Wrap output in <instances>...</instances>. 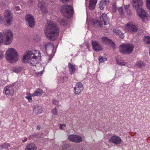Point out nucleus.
I'll return each instance as SVG.
<instances>
[{"label":"nucleus","mask_w":150,"mask_h":150,"mask_svg":"<svg viewBox=\"0 0 150 150\" xmlns=\"http://www.w3.org/2000/svg\"><path fill=\"white\" fill-rule=\"evenodd\" d=\"M45 30L47 38L51 40H54L59 34V30L55 24L52 22H48Z\"/></svg>","instance_id":"nucleus-1"},{"label":"nucleus","mask_w":150,"mask_h":150,"mask_svg":"<svg viewBox=\"0 0 150 150\" xmlns=\"http://www.w3.org/2000/svg\"><path fill=\"white\" fill-rule=\"evenodd\" d=\"M40 56L38 51L28 50L26 52L25 55L23 56L22 61L24 62H28L31 66H35L37 62L36 59Z\"/></svg>","instance_id":"nucleus-2"},{"label":"nucleus","mask_w":150,"mask_h":150,"mask_svg":"<svg viewBox=\"0 0 150 150\" xmlns=\"http://www.w3.org/2000/svg\"><path fill=\"white\" fill-rule=\"evenodd\" d=\"M3 34L0 32V45L4 42L6 45H9L12 42L13 38V34L10 30H5Z\"/></svg>","instance_id":"nucleus-3"},{"label":"nucleus","mask_w":150,"mask_h":150,"mask_svg":"<svg viewBox=\"0 0 150 150\" xmlns=\"http://www.w3.org/2000/svg\"><path fill=\"white\" fill-rule=\"evenodd\" d=\"M6 58L9 62L15 63L18 59L16 51L12 48L9 49L6 53Z\"/></svg>","instance_id":"nucleus-4"},{"label":"nucleus","mask_w":150,"mask_h":150,"mask_svg":"<svg viewBox=\"0 0 150 150\" xmlns=\"http://www.w3.org/2000/svg\"><path fill=\"white\" fill-rule=\"evenodd\" d=\"M134 46L132 44H123L120 46V52L124 54H129L133 50Z\"/></svg>","instance_id":"nucleus-5"},{"label":"nucleus","mask_w":150,"mask_h":150,"mask_svg":"<svg viewBox=\"0 0 150 150\" xmlns=\"http://www.w3.org/2000/svg\"><path fill=\"white\" fill-rule=\"evenodd\" d=\"M3 18V20L5 21L7 23L10 25L13 21V15L11 12L9 10H6L4 13V17Z\"/></svg>","instance_id":"nucleus-6"},{"label":"nucleus","mask_w":150,"mask_h":150,"mask_svg":"<svg viewBox=\"0 0 150 150\" xmlns=\"http://www.w3.org/2000/svg\"><path fill=\"white\" fill-rule=\"evenodd\" d=\"M25 19L27 25L32 28L34 27L35 24L34 22V18L31 15H27L25 16Z\"/></svg>","instance_id":"nucleus-7"},{"label":"nucleus","mask_w":150,"mask_h":150,"mask_svg":"<svg viewBox=\"0 0 150 150\" xmlns=\"http://www.w3.org/2000/svg\"><path fill=\"white\" fill-rule=\"evenodd\" d=\"M62 13H65L66 14L71 15L73 13V9L71 6L69 5H66L64 6L62 8V9H61Z\"/></svg>","instance_id":"nucleus-8"},{"label":"nucleus","mask_w":150,"mask_h":150,"mask_svg":"<svg viewBox=\"0 0 150 150\" xmlns=\"http://www.w3.org/2000/svg\"><path fill=\"white\" fill-rule=\"evenodd\" d=\"M126 29L130 32H136L138 28L137 26L130 23H127L125 26Z\"/></svg>","instance_id":"nucleus-9"},{"label":"nucleus","mask_w":150,"mask_h":150,"mask_svg":"<svg viewBox=\"0 0 150 150\" xmlns=\"http://www.w3.org/2000/svg\"><path fill=\"white\" fill-rule=\"evenodd\" d=\"M143 4L142 0H133V6L137 11L142 8Z\"/></svg>","instance_id":"nucleus-10"},{"label":"nucleus","mask_w":150,"mask_h":150,"mask_svg":"<svg viewBox=\"0 0 150 150\" xmlns=\"http://www.w3.org/2000/svg\"><path fill=\"white\" fill-rule=\"evenodd\" d=\"M83 88L82 84L80 82L77 83L74 88V93L75 94L80 93L83 90Z\"/></svg>","instance_id":"nucleus-11"},{"label":"nucleus","mask_w":150,"mask_h":150,"mask_svg":"<svg viewBox=\"0 0 150 150\" xmlns=\"http://www.w3.org/2000/svg\"><path fill=\"white\" fill-rule=\"evenodd\" d=\"M69 140L76 143H78L82 141L81 137L77 135H70L69 137Z\"/></svg>","instance_id":"nucleus-12"},{"label":"nucleus","mask_w":150,"mask_h":150,"mask_svg":"<svg viewBox=\"0 0 150 150\" xmlns=\"http://www.w3.org/2000/svg\"><path fill=\"white\" fill-rule=\"evenodd\" d=\"M91 44L93 50L96 51H99L102 50L101 46L96 41H92Z\"/></svg>","instance_id":"nucleus-13"},{"label":"nucleus","mask_w":150,"mask_h":150,"mask_svg":"<svg viewBox=\"0 0 150 150\" xmlns=\"http://www.w3.org/2000/svg\"><path fill=\"white\" fill-rule=\"evenodd\" d=\"M13 86L12 85L5 86L4 88V90L5 93L7 95H12L14 93V91L13 88Z\"/></svg>","instance_id":"nucleus-14"},{"label":"nucleus","mask_w":150,"mask_h":150,"mask_svg":"<svg viewBox=\"0 0 150 150\" xmlns=\"http://www.w3.org/2000/svg\"><path fill=\"white\" fill-rule=\"evenodd\" d=\"M38 7L42 13H46L47 12V8L46 6L45 3L43 1H42L39 2Z\"/></svg>","instance_id":"nucleus-15"},{"label":"nucleus","mask_w":150,"mask_h":150,"mask_svg":"<svg viewBox=\"0 0 150 150\" xmlns=\"http://www.w3.org/2000/svg\"><path fill=\"white\" fill-rule=\"evenodd\" d=\"M100 20L103 24L105 25L108 23L110 21V18L107 16L106 14L104 13L100 17Z\"/></svg>","instance_id":"nucleus-16"},{"label":"nucleus","mask_w":150,"mask_h":150,"mask_svg":"<svg viewBox=\"0 0 150 150\" xmlns=\"http://www.w3.org/2000/svg\"><path fill=\"white\" fill-rule=\"evenodd\" d=\"M110 142L116 144H119L121 142V139L118 136H114L109 139Z\"/></svg>","instance_id":"nucleus-17"},{"label":"nucleus","mask_w":150,"mask_h":150,"mask_svg":"<svg viewBox=\"0 0 150 150\" xmlns=\"http://www.w3.org/2000/svg\"><path fill=\"white\" fill-rule=\"evenodd\" d=\"M137 12L139 17L142 19H143L147 17V14L142 8L137 11Z\"/></svg>","instance_id":"nucleus-18"},{"label":"nucleus","mask_w":150,"mask_h":150,"mask_svg":"<svg viewBox=\"0 0 150 150\" xmlns=\"http://www.w3.org/2000/svg\"><path fill=\"white\" fill-rule=\"evenodd\" d=\"M33 112L36 114L41 113L42 111L41 106L36 105L33 107Z\"/></svg>","instance_id":"nucleus-19"},{"label":"nucleus","mask_w":150,"mask_h":150,"mask_svg":"<svg viewBox=\"0 0 150 150\" xmlns=\"http://www.w3.org/2000/svg\"><path fill=\"white\" fill-rule=\"evenodd\" d=\"M45 48L46 52L49 50L52 52L53 49V45L50 42H47L46 43L45 45Z\"/></svg>","instance_id":"nucleus-20"},{"label":"nucleus","mask_w":150,"mask_h":150,"mask_svg":"<svg viewBox=\"0 0 150 150\" xmlns=\"http://www.w3.org/2000/svg\"><path fill=\"white\" fill-rule=\"evenodd\" d=\"M97 0H90L88 8L89 9L92 10L95 8Z\"/></svg>","instance_id":"nucleus-21"},{"label":"nucleus","mask_w":150,"mask_h":150,"mask_svg":"<svg viewBox=\"0 0 150 150\" xmlns=\"http://www.w3.org/2000/svg\"><path fill=\"white\" fill-rule=\"evenodd\" d=\"M43 93L42 90L40 88H38L31 95L32 96H38L41 95Z\"/></svg>","instance_id":"nucleus-22"},{"label":"nucleus","mask_w":150,"mask_h":150,"mask_svg":"<svg viewBox=\"0 0 150 150\" xmlns=\"http://www.w3.org/2000/svg\"><path fill=\"white\" fill-rule=\"evenodd\" d=\"M135 65L137 67L143 68L146 66L144 62L142 61H138L135 64Z\"/></svg>","instance_id":"nucleus-23"},{"label":"nucleus","mask_w":150,"mask_h":150,"mask_svg":"<svg viewBox=\"0 0 150 150\" xmlns=\"http://www.w3.org/2000/svg\"><path fill=\"white\" fill-rule=\"evenodd\" d=\"M36 147L35 144L33 143L29 144L25 148V150H36Z\"/></svg>","instance_id":"nucleus-24"},{"label":"nucleus","mask_w":150,"mask_h":150,"mask_svg":"<svg viewBox=\"0 0 150 150\" xmlns=\"http://www.w3.org/2000/svg\"><path fill=\"white\" fill-rule=\"evenodd\" d=\"M116 62L117 64L123 66H127V63L124 62L122 58H116Z\"/></svg>","instance_id":"nucleus-25"},{"label":"nucleus","mask_w":150,"mask_h":150,"mask_svg":"<svg viewBox=\"0 0 150 150\" xmlns=\"http://www.w3.org/2000/svg\"><path fill=\"white\" fill-rule=\"evenodd\" d=\"M68 66L69 70L70 73L71 74H72L74 73V71H76V69L75 68V66L70 63H69L68 64Z\"/></svg>","instance_id":"nucleus-26"},{"label":"nucleus","mask_w":150,"mask_h":150,"mask_svg":"<svg viewBox=\"0 0 150 150\" xmlns=\"http://www.w3.org/2000/svg\"><path fill=\"white\" fill-rule=\"evenodd\" d=\"M107 2L106 0L101 1L99 4V7L101 10L103 9L105 6Z\"/></svg>","instance_id":"nucleus-27"},{"label":"nucleus","mask_w":150,"mask_h":150,"mask_svg":"<svg viewBox=\"0 0 150 150\" xmlns=\"http://www.w3.org/2000/svg\"><path fill=\"white\" fill-rule=\"evenodd\" d=\"M101 40L104 44L109 43L111 41L109 39L106 37H103L101 38Z\"/></svg>","instance_id":"nucleus-28"},{"label":"nucleus","mask_w":150,"mask_h":150,"mask_svg":"<svg viewBox=\"0 0 150 150\" xmlns=\"http://www.w3.org/2000/svg\"><path fill=\"white\" fill-rule=\"evenodd\" d=\"M114 32V33L116 35H119L120 38L122 39L124 38V36L122 35V33L120 30H115Z\"/></svg>","instance_id":"nucleus-29"},{"label":"nucleus","mask_w":150,"mask_h":150,"mask_svg":"<svg viewBox=\"0 0 150 150\" xmlns=\"http://www.w3.org/2000/svg\"><path fill=\"white\" fill-rule=\"evenodd\" d=\"M22 69L21 67H16L13 69V71L16 73H18L21 72Z\"/></svg>","instance_id":"nucleus-30"},{"label":"nucleus","mask_w":150,"mask_h":150,"mask_svg":"<svg viewBox=\"0 0 150 150\" xmlns=\"http://www.w3.org/2000/svg\"><path fill=\"white\" fill-rule=\"evenodd\" d=\"M9 147H10V144L7 143H5L4 144L0 145V148L2 149L7 148Z\"/></svg>","instance_id":"nucleus-31"},{"label":"nucleus","mask_w":150,"mask_h":150,"mask_svg":"<svg viewBox=\"0 0 150 150\" xmlns=\"http://www.w3.org/2000/svg\"><path fill=\"white\" fill-rule=\"evenodd\" d=\"M107 59V57H103L100 56L99 57V61L100 63H103L106 61Z\"/></svg>","instance_id":"nucleus-32"},{"label":"nucleus","mask_w":150,"mask_h":150,"mask_svg":"<svg viewBox=\"0 0 150 150\" xmlns=\"http://www.w3.org/2000/svg\"><path fill=\"white\" fill-rule=\"evenodd\" d=\"M59 23L61 25L64 26L66 25L67 22L66 20L64 19H60L59 21Z\"/></svg>","instance_id":"nucleus-33"},{"label":"nucleus","mask_w":150,"mask_h":150,"mask_svg":"<svg viewBox=\"0 0 150 150\" xmlns=\"http://www.w3.org/2000/svg\"><path fill=\"white\" fill-rule=\"evenodd\" d=\"M144 39L147 44H150V37L149 36H145Z\"/></svg>","instance_id":"nucleus-34"},{"label":"nucleus","mask_w":150,"mask_h":150,"mask_svg":"<svg viewBox=\"0 0 150 150\" xmlns=\"http://www.w3.org/2000/svg\"><path fill=\"white\" fill-rule=\"evenodd\" d=\"M146 6L147 8L150 10V0H146Z\"/></svg>","instance_id":"nucleus-35"},{"label":"nucleus","mask_w":150,"mask_h":150,"mask_svg":"<svg viewBox=\"0 0 150 150\" xmlns=\"http://www.w3.org/2000/svg\"><path fill=\"white\" fill-rule=\"evenodd\" d=\"M92 22L94 25H98L100 23V22L98 20L95 19L93 20Z\"/></svg>","instance_id":"nucleus-36"},{"label":"nucleus","mask_w":150,"mask_h":150,"mask_svg":"<svg viewBox=\"0 0 150 150\" xmlns=\"http://www.w3.org/2000/svg\"><path fill=\"white\" fill-rule=\"evenodd\" d=\"M30 96H26L25 97V98L28 99L29 102H31L32 101V99L31 98V97L32 96L31 95V94H30Z\"/></svg>","instance_id":"nucleus-37"},{"label":"nucleus","mask_w":150,"mask_h":150,"mask_svg":"<svg viewBox=\"0 0 150 150\" xmlns=\"http://www.w3.org/2000/svg\"><path fill=\"white\" fill-rule=\"evenodd\" d=\"M52 114L54 115H57V109L55 108L53 109L52 111Z\"/></svg>","instance_id":"nucleus-38"},{"label":"nucleus","mask_w":150,"mask_h":150,"mask_svg":"<svg viewBox=\"0 0 150 150\" xmlns=\"http://www.w3.org/2000/svg\"><path fill=\"white\" fill-rule=\"evenodd\" d=\"M118 11L121 14H122L123 13L122 8V7H120L118 9Z\"/></svg>","instance_id":"nucleus-39"},{"label":"nucleus","mask_w":150,"mask_h":150,"mask_svg":"<svg viewBox=\"0 0 150 150\" xmlns=\"http://www.w3.org/2000/svg\"><path fill=\"white\" fill-rule=\"evenodd\" d=\"M109 43L112 46V48L113 49H114L115 48V43L113 42H112V41H110V42Z\"/></svg>","instance_id":"nucleus-40"},{"label":"nucleus","mask_w":150,"mask_h":150,"mask_svg":"<svg viewBox=\"0 0 150 150\" xmlns=\"http://www.w3.org/2000/svg\"><path fill=\"white\" fill-rule=\"evenodd\" d=\"M53 103L54 104L56 105H58V100H54L52 101Z\"/></svg>","instance_id":"nucleus-41"},{"label":"nucleus","mask_w":150,"mask_h":150,"mask_svg":"<svg viewBox=\"0 0 150 150\" xmlns=\"http://www.w3.org/2000/svg\"><path fill=\"white\" fill-rule=\"evenodd\" d=\"M15 9L16 11H19L20 9V7L18 6H16L15 7Z\"/></svg>","instance_id":"nucleus-42"},{"label":"nucleus","mask_w":150,"mask_h":150,"mask_svg":"<svg viewBox=\"0 0 150 150\" xmlns=\"http://www.w3.org/2000/svg\"><path fill=\"white\" fill-rule=\"evenodd\" d=\"M3 53L2 52L0 51V59L2 58L3 57Z\"/></svg>","instance_id":"nucleus-43"},{"label":"nucleus","mask_w":150,"mask_h":150,"mask_svg":"<svg viewBox=\"0 0 150 150\" xmlns=\"http://www.w3.org/2000/svg\"><path fill=\"white\" fill-rule=\"evenodd\" d=\"M18 1L16 0H14L13 1V3L14 4H17L18 3Z\"/></svg>","instance_id":"nucleus-44"},{"label":"nucleus","mask_w":150,"mask_h":150,"mask_svg":"<svg viewBox=\"0 0 150 150\" xmlns=\"http://www.w3.org/2000/svg\"><path fill=\"white\" fill-rule=\"evenodd\" d=\"M61 2H62L63 3H64L66 2H67L69 0H59Z\"/></svg>","instance_id":"nucleus-45"},{"label":"nucleus","mask_w":150,"mask_h":150,"mask_svg":"<svg viewBox=\"0 0 150 150\" xmlns=\"http://www.w3.org/2000/svg\"><path fill=\"white\" fill-rule=\"evenodd\" d=\"M129 7V5H125L124 6V8L125 9H128V8Z\"/></svg>","instance_id":"nucleus-46"},{"label":"nucleus","mask_w":150,"mask_h":150,"mask_svg":"<svg viewBox=\"0 0 150 150\" xmlns=\"http://www.w3.org/2000/svg\"><path fill=\"white\" fill-rule=\"evenodd\" d=\"M28 2L29 4H31L33 1V0H28Z\"/></svg>","instance_id":"nucleus-47"},{"label":"nucleus","mask_w":150,"mask_h":150,"mask_svg":"<svg viewBox=\"0 0 150 150\" xmlns=\"http://www.w3.org/2000/svg\"><path fill=\"white\" fill-rule=\"evenodd\" d=\"M2 20H3L2 16H0V23H1V21Z\"/></svg>","instance_id":"nucleus-48"},{"label":"nucleus","mask_w":150,"mask_h":150,"mask_svg":"<svg viewBox=\"0 0 150 150\" xmlns=\"http://www.w3.org/2000/svg\"><path fill=\"white\" fill-rule=\"evenodd\" d=\"M40 126L39 125H38L37 126V129H38V130H40Z\"/></svg>","instance_id":"nucleus-49"},{"label":"nucleus","mask_w":150,"mask_h":150,"mask_svg":"<svg viewBox=\"0 0 150 150\" xmlns=\"http://www.w3.org/2000/svg\"><path fill=\"white\" fill-rule=\"evenodd\" d=\"M62 127V125L60 124V126L59 127V128L61 129H63V127Z\"/></svg>","instance_id":"nucleus-50"},{"label":"nucleus","mask_w":150,"mask_h":150,"mask_svg":"<svg viewBox=\"0 0 150 150\" xmlns=\"http://www.w3.org/2000/svg\"><path fill=\"white\" fill-rule=\"evenodd\" d=\"M27 141V139L26 138V139H25L24 140H23V141L24 142H26Z\"/></svg>","instance_id":"nucleus-51"},{"label":"nucleus","mask_w":150,"mask_h":150,"mask_svg":"<svg viewBox=\"0 0 150 150\" xmlns=\"http://www.w3.org/2000/svg\"><path fill=\"white\" fill-rule=\"evenodd\" d=\"M62 125V126L65 127L66 126V125L64 124H63Z\"/></svg>","instance_id":"nucleus-52"},{"label":"nucleus","mask_w":150,"mask_h":150,"mask_svg":"<svg viewBox=\"0 0 150 150\" xmlns=\"http://www.w3.org/2000/svg\"><path fill=\"white\" fill-rule=\"evenodd\" d=\"M68 146H69L68 145L66 144V147L65 148H64L66 149V148H67V147Z\"/></svg>","instance_id":"nucleus-53"},{"label":"nucleus","mask_w":150,"mask_h":150,"mask_svg":"<svg viewBox=\"0 0 150 150\" xmlns=\"http://www.w3.org/2000/svg\"><path fill=\"white\" fill-rule=\"evenodd\" d=\"M149 55L150 56V50H149Z\"/></svg>","instance_id":"nucleus-54"},{"label":"nucleus","mask_w":150,"mask_h":150,"mask_svg":"<svg viewBox=\"0 0 150 150\" xmlns=\"http://www.w3.org/2000/svg\"><path fill=\"white\" fill-rule=\"evenodd\" d=\"M114 8H115V6H114Z\"/></svg>","instance_id":"nucleus-55"},{"label":"nucleus","mask_w":150,"mask_h":150,"mask_svg":"<svg viewBox=\"0 0 150 150\" xmlns=\"http://www.w3.org/2000/svg\"><path fill=\"white\" fill-rule=\"evenodd\" d=\"M48 51H49V50L47 51V52H47H47H48Z\"/></svg>","instance_id":"nucleus-56"},{"label":"nucleus","mask_w":150,"mask_h":150,"mask_svg":"<svg viewBox=\"0 0 150 150\" xmlns=\"http://www.w3.org/2000/svg\"><path fill=\"white\" fill-rule=\"evenodd\" d=\"M50 61V59H48V60H49Z\"/></svg>","instance_id":"nucleus-57"}]
</instances>
